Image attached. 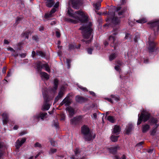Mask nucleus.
Masks as SVG:
<instances>
[{
  "label": "nucleus",
  "instance_id": "obj_6",
  "mask_svg": "<svg viewBox=\"0 0 159 159\" xmlns=\"http://www.w3.org/2000/svg\"><path fill=\"white\" fill-rule=\"evenodd\" d=\"M37 68L39 71H40L42 68H45L46 71L50 72V68L47 64H43L41 62H38L37 64Z\"/></svg>",
  "mask_w": 159,
  "mask_h": 159
},
{
  "label": "nucleus",
  "instance_id": "obj_26",
  "mask_svg": "<svg viewBox=\"0 0 159 159\" xmlns=\"http://www.w3.org/2000/svg\"><path fill=\"white\" fill-rule=\"evenodd\" d=\"M81 117L80 116H77L72 119L71 120V122L72 123H75V122H76V121L80 120L81 119Z\"/></svg>",
  "mask_w": 159,
  "mask_h": 159
},
{
  "label": "nucleus",
  "instance_id": "obj_34",
  "mask_svg": "<svg viewBox=\"0 0 159 159\" xmlns=\"http://www.w3.org/2000/svg\"><path fill=\"white\" fill-rule=\"evenodd\" d=\"M58 80L57 79H55L54 80V88L55 90H56L58 86Z\"/></svg>",
  "mask_w": 159,
  "mask_h": 159
},
{
  "label": "nucleus",
  "instance_id": "obj_64",
  "mask_svg": "<svg viewBox=\"0 0 159 159\" xmlns=\"http://www.w3.org/2000/svg\"><path fill=\"white\" fill-rule=\"evenodd\" d=\"M114 159H119V157L118 156H116L114 157Z\"/></svg>",
  "mask_w": 159,
  "mask_h": 159
},
{
  "label": "nucleus",
  "instance_id": "obj_12",
  "mask_svg": "<svg viewBox=\"0 0 159 159\" xmlns=\"http://www.w3.org/2000/svg\"><path fill=\"white\" fill-rule=\"evenodd\" d=\"M47 97L44 96V98L45 103L43 104L42 108L44 110H48L50 107V104L47 103L48 100L47 99Z\"/></svg>",
  "mask_w": 159,
  "mask_h": 159
},
{
  "label": "nucleus",
  "instance_id": "obj_4",
  "mask_svg": "<svg viewBox=\"0 0 159 159\" xmlns=\"http://www.w3.org/2000/svg\"><path fill=\"white\" fill-rule=\"evenodd\" d=\"M112 33V34L109 38L108 42L105 41L104 42V44L105 46H107L109 43L111 46L115 47L116 42V35L117 34V32L116 30H114L113 31Z\"/></svg>",
  "mask_w": 159,
  "mask_h": 159
},
{
  "label": "nucleus",
  "instance_id": "obj_31",
  "mask_svg": "<svg viewBox=\"0 0 159 159\" xmlns=\"http://www.w3.org/2000/svg\"><path fill=\"white\" fill-rule=\"evenodd\" d=\"M112 22L115 24H117L120 22V20L118 18L114 17L112 19Z\"/></svg>",
  "mask_w": 159,
  "mask_h": 159
},
{
  "label": "nucleus",
  "instance_id": "obj_51",
  "mask_svg": "<svg viewBox=\"0 0 159 159\" xmlns=\"http://www.w3.org/2000/svg\"><path fill=\"white\" fill-rule=\"evenodd\" d=\"M117 63L120 66L122 65L123 64L122 62L120 61H118L117 62Z\"/></svg>",
  "mask_w": 159,
  "mask_h": 159
},
{
  "label": "nucleus",
  "instance_id": "obj_43",
  "mask_svg": "<svg viewBox=\"0 0 159 159\" xmlns=\"http://www.w3.org/2000/svg\"><path fill=\"white\" fill-rule=\"evenodd\" d=\"M153 148H150L148 150V153H151L153 152Z\"/></svg>",
  "mask_w": 159,
  "mask_h": 159
},
{
  "label": "nucleus",
  "instance_id": "obj_52",
  "mask_svg": "<svg viewBox=\"0 0 159 159\" xmlns=\"http://www.w3.org/2000/svg\"><path fill=\"white\" fill-rule=\"evenodd\" d=\"M6 67H3L2 70V72L3 73H6Z\"/></svg>",
  "mask_w": 159,
  "mask_h": 159
},
{
  "label": "nucleus",
  "instance_id": "obj_63",
  "mask_svg": "<svg viewBox=\"0 0 159 159\" xmlns=\"http://www.w3.org/2000/svg\"><path fill=\"white\" fill-rule=\"evenodd\" d=\"M3 146V145L1 143H0V148H2Z\"/></svg>",
  "mask_w": 159,
  "mask_h": 159
},
{
  "label": "nucleus",
  "instance_id": "obj_10",
  "mask_svg": "<svg viewBox=\"0 0 159 159\" xmlns=\"http://www.w3.org/2000/svg\"><path fill=\"white\" fill-rule=\"evenodd\" d=\"M65 88V87L63 86L61 87L60 90V91L59 93L58 96L55 98V102H57L59 100V99L63 95Z\"/></svg>",
  "mask_w": 159,
  "mask_h": 159
},
{
  "label": "nucleus",
  "instance_id": "obj_46",
  "mask_svg": "<svg viewBox=\"0 0 159 159\" xmlns=\"http://www.w3.org/2000/svg\"><path fill=\"white\" fill-rule=\"evenodd\" d=\"M93 118L95 119H96L97 118V114L96 113H94L93 114V116L92 117Z\"/></svg>",
  "mask_w": 159,
  "mask_h": 159
},
{
  "label": "nucleus",
  "instance_id": "obj_59",
  "mask_svg": "<svg viewBox=\"0 0 159 159\" xmlns=\"http://www.w3.org/2000/svg\"><path fill=\"white\" fill-rule=\"evenodd\" d=\"M23 36L24 37H25L26 38H27V39L28 38V36H27V35L26 34H24L23 35Z\"/></svg>",
  "mask_w": 159,
  "mask_h": 159
},
{
  "label": "nucleus",
  "instance_id": "obj_28",
  "mask_svg": "<svg viewBox=\"0 0 159 159\" xmlns=\"http://www.w3.org/2000/svg\"><path fill=\"white\" fill-rule=\"evenodd\" d=\"M147 21V20L146 19V18H143L141 19H140L139 20H137L136 21L138 23L142 24L145 23Z\"/></svg>",
  "mask_w": 159,
  "mask_h": 159
},
{
  "label": "nucleus",
  "instance_id": "obj_11",
  "mask_svg": "<svg viewBox=\"0 0 159 159\" xmlns=\"http://www.w3.org/2000/svg\"><path fill=\"white\" fill-rule=\"evenodd\" d=\"M47 114V113H40L39 114L35 116H34V119L36 121H37L39 120V118H40L42 120H43Z\"/></svg>",
  "mask_w": 159,
  "mask_h": 159
},
{
  "label": "nucleus",
  "instance_id": "obj_18",
  "mask_svg": "<svg viewBox=\"0 0 159 159\" xmlns=\"http://www.w3.org/2000/svg\"><path fill=\"white\" fill-rule=\"evenodd\" d=\"M150 129L149 125L146 124L143 125L142 126V131L143 133H145L148 131Z\"/></svg>",
  "mask_w": 159,
  "mask_h": 159
},
{
  "label": "nucleus",
  "instance_id": "obj_33",
  "mask_svg": "<svg viewBox=\"0 0 159 159\" xmlns=\"http://www.w3.org/2000/svg\"><path fill=\"white\" fill-rule=\"evenodd\" d=\"M36 54L41 56L42 57H44L45 54L44 53L41 51H38L37 52Z\"/></svg>",
  "mask_w": 159,
  "mask_h": 159
},
{
  "label": "nucleus",
  "instance_id": "obj_21",
  "mask_svg": "<svg viewBox=\"0 0 159 159\" xmlns=\"http://www.w3.org/2000/svg\"><path fill=\"white\" fill-rule=\"evenodd\" d=\"M157 120L156 118H152L150 120V124L151 125L154 124L156 128H157L158 125L157 124Z\"/></svg>",
  "mask_w": 159,
  "mask_h": 159
},
{
  "label": "nucleus",
  "instance_id": "obj_57",
  "mask_svg": "<svg viewBox=\"0 0 159 159\" xmlns=\"http://www.w3.org/2000/svg\"><path fill=\"white\" fill-rule=\"evenodd\" d=\"M125 10H124L123 11H121V12H120L119 13V16H120L121 15H122V14L123 13H124L125 11Z\"/></svg>",
  "mask_w": 159,
  "mask_h": 159
},
{
  "label": "nucleus",
  "instance_id": "obj_15",
  "mask_svg": "<svg viewBox=\"0 0 159 159\" xmlns=\"http://www.w3.org/2000/svg\"><path fill=\"white\" fill-rule=\"evenodd\" d=\"M120 148L118 146L116 145L110 147L109 148V150L112 153H115L117 152V151Z\"/></svg>",
  "mask_w": 159,
  "mask_h": 159
},
{
  "label": "nucleus",
  "instance_id": "obj_45",
  "mask_svg": "<svg viewBox=\"0 0 159 159\" xmlns=\"http://www.w3.org/2000/svg\"><path fill=\"white\" fill-rule=\"evenodd\" d=\"M32 38L35 41H37L38 39V37L37 36H33Z\"/></svg>",
  "mask_w": 159,
  "mask_h": 159
},
{
  "label": "nucleus",
  "instance_id": "obj_39",
  "mask_svg": "<svg viewBox=\"0 0 159 159\" xmlns=\"http://www.w3.org/2000/svg\"><path fill=\"white\" fill-rule=\"evenodd\" d=\"M56 152V149L55 148H51L50 149V153H53Z\"/></svg>",
  "mask_w": 159,
  "mask_h": 159
},
{
  "label": "nucleus",
  "instance_id": "obj_22",
  "mask_svg": "<svg viewBox=\"0 0 159 159\" xmlns=\"http://www.w3.org/2000/svg\"><path fill=\"white\" fill-rule=\"evenodd\" d=\"M41 76L43 78H44L47 80L49 78V75L45 72H41L40 73Z\"/></svg>",
  "mask_w": 159,
  "mask_h": 159
},
{
  "label": "nucleus",
  "instance_id": "obj_54",
  "mask_svg": "<svg viewBox=\"0 0 159 159\" xmlns=\"http://www.w3.org/2000/svg\"><path fill=\"white\" fill-rule=\"evenodd\" d=\"M9 42L6 39H5L4 41V43L6 44H8L9 43Z\"/></svg>",
  "mask_w": 159,
  "mask_h": 159
},
{
  "label": "nucleus",
  "instance_id": "obj_35",
  "mask_svg": "<svg viewBox=\"0 0 159 159\" xmlns=\"http://www.w3.org/2000/svg\"><path fill=\"white\" fill-rule=\"evenodd\" d=\"M116 57V55L115 54H111L109 57V59L110 61H112L115 59Z\"/></svg>",
  "mask_w": 159,
  "mask_h": 159
},
{
  "label": "nucleus",
  "instance_id": "obj_56",
  "mask_svg": "<svg viewBox=\"0 0 159 159\" xmlns=\"http://www.w3.org/2000/svg\"><path fill=\"white\" fill-rule=\"evenodd\" d=\"M89 93H90V94L92 95L93 96L95 95V93L94 92H93V91H90Z\"/></svg>",
  "mask_w": 159,
  "mask_h": 159
},
{
  "label": "nucleus",
  "instance_id": "obj_58",
  "mask_svg": "<svg viewBox=\"0 0 159 159\" xmlns=\"http://www.w3.org/2000/svg\"><path fill=\"white\" fill-rule=\"evenodd\" d=\"M108 101H109V102L112 103V98L111 99H110V98H107V99Z\"/></svg>",
  "mask_w": 159,
  "mask_h": 159
},
{
  "label": "nucleus",
  "instance_id": "obj_14",
  "mask_svg": "<svg viewBox=\"0 0 159 159\" xmlns=\"http://www.w3.org/2000/svg\"><path fill=\"white\" fill-rule=\"evenodd\" d=\"M71 103L70 99L69 97L65 98L63 101L61 103L60 105H62L65 104V105L67 106L70 105Z\"/></svg>",
  "mask_w": 159,
  "mask_h": 159
},
{
  "label": "nucleus",
  "instance_id": "obj_8",
  "mask_svg": "<svg viewBox=\"0 0 159 159\" xmlns=\"http://www.w3.org/2000/svg\"><path fill=\"white\" fill-rule=\"evenodd\" d=\"M69 5L71 4L72 7L75 9L79 8L80 5L79 2L77 0H70L69 2Z\"/></svg>",
  "mask_w": 159,
  "mask_h": 159
},
{
  "label": "nucleus",
  "instance_id": "obj_17",
  "mask_svg": "<svg viewBox=\"0 0 159 159\" xmlns=\"http://www.w3.org/2000/svg\"><path fill=\"white\" fill-rule=\"evenodd\" d=\"M120 131V129L119 126L116 125L114 126L113 128V133L114 134H119Z\"/></svg>",
  "mask_w": 159,
  "mask_h": 159
},
{
  "label": "nucleus",
  "instance_id": "obj_53",
  "mask_svg": "<svg viewBox=\"0 0 159 159\" xmlns=\"http://www.w3.org/2000/svg\"><path fill=\"white\" fill-rule=\"evenodd\" d=\"M66 62L68 64V65L69 66V64L70 63L71 61L70 59H66Z\"/></svg>",
  "mask_w": 159,
  "mask_h": 159
},
{
  "label": "nucleus",
  "instance_id": "obj_30",
  "mask_svg": "<svg viewBox=\"0 0 159 159\" xmlns=\"http://www.w3.org/2000/svg\"><path fill=\"white\" fill-rule=\"evenodd\" d=\"M93 6L96 9L98 10L99 9L100 7L101 6V3L100 2H98L94 4Z\"/></svg>",
  "mask_w": 159,
  "mask_h": 159
},
{
  "label": "nucleus",
  "instance_id": "obj_3",
  "mask_svg": "<svg viewBox=\"0 0 159 159\" xmlns=\"http://www.w3.org/2000/svg\"><path fill=\"white\" fill-rule=\"evenodd\" d=\"M81 132L85 136V139L87 141H90L94 139L95 137V134L92 137L91 134L89 133V129L86 126H84L81 128Z\"/></svg>",
  "mask_w": 159,
  "mask_h": 159
},
{
  "label": "nucleus",
  "instance_id": "obj_36",
  "mask_svg": "<svg viewBox=\"0 0 159 159\" xmlns=\"http://www.w3.org/2000/svg\"><path fill=\"white\" fill-rule=\"evenodd\" d=\"M157 128H156L155 125H154V127L153 128L152 130L151 131V134L153 135L156 133V132L157 131Z\"/></svg>",
  "mask_w": 159,
  "mask_h": 159
},
{
  "label": "nucleus",
  "instance_id": "obj_44",
  "mask_svg": "<svg viewBox=\"0 0 159 159\" xmlns=\"http://www.w3.org/2000/svg\"><path fill=\"white\" fill-rule=\"evenodd\" d=\"M92 49L91 48H89L88 50V52L89 54H91L92 53Z\"/></svg>",
  "mask_w": 159,
  "mask_h": 159
},
{
  "label": "nucleus",
  "instance_id": "obj_55",
  "mask_svg": "<svg viewBox=\"0 0 159 159\" xmlns=\"http://www.w3.org/2000/svg\"><path fill=\"white\" fill-rule=\"evenodd\" d=\"M26 133V132L25 131L22 132L21 133H20V135H24V134H25Z\"/></svg>",
  "mask_w": 159,
  "mask_h": 159
},
{
  "label": "nucleus",
  "instance_id": "obj_40",
  "mask_svg": "<svg viewBox=\"0 0 159 159\" xmlns=\"http://www.w3.org/2000/svg\"><path fill=\"white\" fill-rule=\"evenodd\" d=\"M115 69L116 71H119L120 70V68L119 66H115Z\"/></svg>",
  "mask_w": 159,
  "mask_h": 159
},
{
  "label": "nucleus",
  "instance_id": "obj_60",
  "mask_svg": "<svg viewBox=\"0 0 159 159\" xmlns=\"http://www.w3.org/2000/svg\"><path fill=\"white\" fill-rule=\"evenodd\" d=\"M18 126H17V125H15L14 127H13V129H18Z\"/></svg>",
  "mask_w": 159,
  "mask_h": 159
},
{
  "label": "nucleus",
  "instance_id": "obj_61",
  "mask_svg": "<svg viewBox=\"0 0 159 159\" xmlns=\"http://www.w3.org/2000/svg\"><path fill=\"white\" fill-rule=\"evenodd\" d=\"M125 156L124 155H123L122 157L120 159H125Z\"/></svg>",
  "mask_w": 159,
  "mask_h": 159
},
{
  "label": "nucleus",
  "instance_id": "obj_37",
  "mask_svg": "<svg viewBox=\"0 0 159 159\" xmlns=\"http://www.w3.org/2000/svg\"><path fill=\"white\" fill-rule=\"evenodd\" d=\"M143 143V142H140L137 144L136 146L137 147H139V148H141L142 147V145Z\"/></svg>",
  "mask_w": 159,
  "mask_h": 159
},
{
  "label": "nucleus",
  "instance_id": "obj_20",
  "mask_svg": "<svg viewBox=\"0 0 159 159\" xmlns=\"http://www.w3.org/2000/svg\"><path fill=\"white\" fill-rule=\"evenodd\" d=\"M66 110L68 111L70 116L72 117L74 113V111L73 109L71 107H69L66 108Z\"/></svg>",
  "mask_w": 159,
  "mask_h": 159
},
{
  "label": "nucleus",
  "instance_id": "obj_48",
  "mask_svg": "<svg viewBox=\"0 0 159 159\" xmlns=\"http://www.w3.org/2000/svg\"><path fill=\"white\" fill-rule=\"evenodd\" d=\"M36 55V53L34 51H33L32 52V57L34 58L35 56Z\"/></svg>",
  "mask_w": 159,
  "mask_h": 159
},
{
  "label": "nucleus",
  "instance_id": "obj_29",
  "mask_svg": "<svg viewBox=\"0 0 159 159\" xmlns=\"http://www.w3.org/2000/svg\"><path fill=\"white\" fill-rule=\"evenodd\" d=\"M119 136H115L114 135H111V140L114 142H116L117 141Z\"/></svg>",
  "mask_w": 159,
  "mask_h": 159
},
{
  "label": "nucleus",
  "instance_id": "obj_1",
  "mask_svg": "<svg viewBox=\"0 0 159 159\" xmlns=\"http://www.w3.org/2000/svg\"><path fill=\"white\" fill-rule=\"evenodd\" d=\"M67 13L70 16L67 20L70 22L75 24L79 22H85L88 20V15L82 11H78L75 13L70 7H69Z\"/></svg>",
  "mask_w": 159,
  "mask_h": 159
},
{
  "label": "nucleus",
  "instance_id": "obj_16",
  "mask_svg": "<svg viewBox=\"0 0 159 159\" xmlns=\"http://www.w3.org/2000/svg\"><path fill=\"white\" fill-rule=\"evenodd\" d=\"M156 45L155 43L153 42H149L148 44V49L150 52H153Z\"/></svg>",
  "mask_w": 159,
  "mask_h": 159
},
{
  "label": "nucleus",
  "instance_id": "obj_41",
  "mask_svg": "<svg viewBox=\"0 0 159 159\" xmlns=\"http://www.w3.org/2000/svg\"><path fill=\"white\" fill-rule=\"evenodd\" d=\"M79 88L81 89H82L83 91H88L87 89L85 88H84L82 86H80V87H79Z\"/></svg>",
  "mask_w": 159,
  "mask_h": 159
},
{
  "label": "nucleus",
  "instance_id": "obj_5",
  "mask_svg": "<svg viewBox=\"0 0 159 159\" xmlns=\"http://www.w3.org/2000/svg\"><path fill=\"white\" fill-rule=\"evenodd\" d=\"M139 118L137 122L138 125L140 124L142 121L143 120L144 122L147 121L149 118L150 116V113L148 112H144V113H141V115L139 116Z\"/></svg>",
  "mask_w": 159,
  "mask_h": 159
},
{
  "label": "nucleus",
  "instance_id": "obj_23",
  "mask_svg": "<svg viewBox=\"0 0 159 159\" xmlns=\"http://www.w3.org/2000/svg\"><path fill=\"white\" fill-rule=\"evenodd\" d=\"M77 102H82L85 101L84 98L79 96H77L75 98Z\"/></svg>",
  "mask_w": 159,
  "mask_h": 159
},
{
  "label": "nucleus",
  "instance_id": "obj_49",
  "mask_svg": "<svg viewBox=\"0 0 159 159\" xmlns=\"http://www.w3.org/2000/svg\"><path fill=\"white\" fill-rule=\"evenodd\" d=\"M59 5V2H57L54 5V7L55 8L57 7Z\"/></svg>",
  "mask_w": 159,
  "mask_h": 159
},
{
  "label": "nucleus",
  "instance_id": "obj_27",
  "mask_svg": "<svg viewBox=\"0 0 159 159\" xmlns=\"http://www.w3.org/2000/svg\"><path fill=\"white\" fill-rule=\"evenodd\" d=\"M107 120L111 123H114L115 122V118L113 116H108L107 117Z\"/></svg>",
  "mask_w": 159,
  "mask_h": 159
},
{
  "label": "nucleus",
  "instance_id": "obj_9",
  "mask_svg": "<svg viewBox=\"0 0 159 159\" xmlns=\"http://www.w3.org/2000/svg\"><path fill=\"white\" fill-rule=\"evenodd\" d=\"M26 139L25 138H22L17 140L16 143V147L17 149H18L26 141Z\"/></svg>",
  "mask_w": 159,
  "mask_h": 159
},
{
  "label": "nucleus",
  "instance_id": "obj_19",
  "mask_svg": "<svg viewBox=\"0 0 159 159\" xmlns=\"http://www.w3.org/2000/svg\"><path fill=\"white\" fill-rule=\"evenodd\" d=\"M56 11L55 8H53L50 11L49 13H46L45 15V18H46L51 17L52 16V14Z\"/></svg>",
  "mask_w": 159,
  "mask_h": 159
},
{
  "label": "nucleus",
  "instance_id": "obj_38",
  "mask_svg": "<svg viewBox=\"0 0 159 159\" xmlns=\"http://www.w3.org/2000/svg\"><path fill=\"white\" fill-rule=\"evenodd\" d=\"M34 146L36 147H38L40 148L41 147V146L40 144L39 143H36L34 144Z\"/></svg>",
  "mask_w": 159,
  "mask_h": 159
},
{
  "label": "nucleus",
  "instance_id": "obj_62",
  "mask_svg": "<svg viewBox=\"0 0 159 159\" xmlns=\"http://www.w3.org/2000/svg\"><path fill=\"white\" fill-rule=\"evenodd\" d=\"M121 7H119L116 8V11H118L120 9Z\"/></svg>",
  "mask_w": 159,
  "mask_h": 159
},
{
  "label": "nucleus",
  "instance_id": "obj_42",
  "mask_svg": "<svg viewBox=\"0 0 159 159\" xmlns=\"http://www.w3.org/2000/svg\"><path fill=\"white\" fill-rule=\"evenodd\" d=\"M56 35L57 36V37H60V32L58 31H57L56 32Z\"/></svg>",
  "mask_w": 159,
  "mask_h": 159
},
{
  "label": "nucleus",
  "instance_id": "obj_2",
  "mask_svg": "<svg viewBox=\"0 0 159 159\" xmlns=\"http://www.w3.org/2000/svg\"><path fill=\"white\" fill-rule=\"evenodd\" d=\"M80 30H82V33L84 36V41L86 44L90 43L93 38V35H91L92 31L90 25L81 27Z\"/></svg>",
  "mask_w": 159,
  "mask_h": 159
},
{
  "label": "nucleus",
  "instance_id": "obj_32",
  "mask_svg": "<svg viewBox=\"0 0 159 159\" xmlns=\"http://www.w3.org/2000/svg\"><path fill=\"white\" fill-rule=\"evenodd\" d=\"M111 98H112V103L113 102V101H118L119 100V98L118 97H115L114 95H111Z\"/></svg>",
  "mask_w": 159,
  "mask_h": 159
},
{
  "label": "nucleus",
  "instance_id": "obj_47",
  "mask_svg": "<svg viewBox=\"0 0 159 159\" xmlns=\"http://www.w3.org/2000/svg\"><path fill=\"white\" fill-rule=\"evenodd\" d=\"M130 37V35L129 34H126L125 35V38L126 39H128Z\"/></svg>",
  "mask_w": 159,
  "mask_h": 159
},
{
  "label": "nucleus",
  "instance_id": "obj_24",
  "mask_svg": "<svg viewBox=\"0 0 159 159\" xmlns=\"http://www.w3.org/2000/svg\"><path fill=\"white\" fill-rule=\"evenodd\" d=\"M132 128V125H130L128 127H127L126 129V133L127 134H129L131 131Z\"/></svg>",
  "mask_w": 159,
  "mask_h": 159
},
{
  "label": "nucleus",
  "instance_id": "obj_13",
  "mask_svg": "<svg viewBox=\"0 0 159 159\" xmlns=\"http://www.w3.org/2000/svg\"><path fill=\"white\" fill-rule=\"evenodd\" d=\"M2 119L4 125L6 124L8 121V115L6 113H4L2 114Z\"/></svg>",
  "mask_w": 159,
  "mask_h": 159
},
{
  "label": "nucleus",
  "instance_id": "obj_25",
  "mask_svg": "<svg viewBox=\"0 0 159 159\" xmlns=\"http://www.w3.org/2000/svg\"><path fill=\"white\" fill-rule=\"evenodd\" d=\"M7 50L11 51L13 54V55L15 57H16L18 56V55L17 53L15 52V51L14 50L13 48H11L9 47L7 48Z\"/></svg>",
  "mask_w": 159,
  "mask_h": 159
},
{
  "label": "nucleus",
  "instance_id": "obj_50",
  "mask_svg": "<svg viewBox=\"0 0 159 159\" xmlns=\"http://www.w3.org/2000/svg\"><path fill=\"white\" fill-rule=\"evenodd\" d=\"M74 48V46L71 44H70L69 46V48L70 49H72Z\"/></svg>",
  "mask_w": 159,
  "mask_h": 159
},
{
  "label": "nucleus",
  "instance_id": "obj_7",
  "mask_svg": "<svg viewBox=\"0 0 159 159\" xmlns=\"http://www.w3.org/2000/svg\"><path fill=\"white\" fill-rule=\"evenodd\" d=\"M149 26L152 28H156L157 30H159V21L157 20L152 21L148 23Z\"/></svg>",
  "mask_w": 159,
  "mask_h": 159
}]
</instances>
